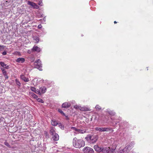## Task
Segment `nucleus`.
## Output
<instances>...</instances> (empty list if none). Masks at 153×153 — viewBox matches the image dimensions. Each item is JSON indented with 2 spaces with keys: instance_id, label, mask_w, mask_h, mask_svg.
<instances>
[{
  "instance_id": "1",
  "label": "nucleus",
  "mask_w": 153,
  "mask_h": 153,
  "mask_svg": "<svg viewBox=\"0 0 153 153\" xmlns=\"http://www.w3.org/2000/svg\"><path fill=\"white\" fill-rule=\"evenodd\" d=\"M73 144L75 147L80 148L85 146V143L82 139H78L77 138L75 137L73 140Z\"/></svg>"
},
{
  "instance_id": "2",
  "label": "nucleus",
  "mask_w": 153,
  "mask_h": 153,
  "mask_svg": "<svg viewBox=\"0 0 153 153\" xmlns=\"http://www.w3.org/2000/svg\"><path fill=\"white\" fill-rule=\"evenodd\" d=\"M85 138L89 143H95L97 140V138L96 136H91L90 135H88Z\"/></svg>"
},
{
  "instance_id": "3",
  "label": "nucleus",
  "mask_w": 153,
  "mask_h": 153,
  "mask_svg": "<svg viewBox=\"0 0 153 153\" xmlns=\"http://www.w3.org/2000/svg\"><path fill=\"white\" fill-rule=\"evenodd\" d=\"M34 65L36 68L38 69L39 70L41 71L42 64L41 63V61L39 59L37 60L34 63Z\"/></svg>"
},
{
  "instance_id": "4",
  "label": "nucleus",
  "mask_w": 153,
  "mask_h": 153,
  "mask_svg": "<svg viewBox=\"0 0 153 153\" xmlns=\"http://www.w3.org/2000/svg\"><path fill=\"white\" fill-rule=\"evenodd\" d=\"M131 148V147L130 145H128L126 146L123 150H120L119 152V153H127L129 150H130Z\"/></svg>"
},
{
  "instance_id": "5",
  "label": "nucleus",
  "mask_w": 153,
  "mask_h": 153,
  "mask_svg": "<svg viewBox=\"0 0 153 153\" xmlns=\"http://www.w3.org/2000/svg\"><path fill=\"white\" fill-rule=\"evenodd\" d=\"M94 149L95 151L97 152H102L104 153L105 150V148H103L102 147H99L97 145H95L94 146Z\"/></svg>"
},
{
  "instance_id": "6",
  "label": "nucleus",
  "mask_w": 153,
  "mask_h": 153,
  "mask_svg": "<svg viewBox=\"0 0 153 153\" xmlns=\"http://www.w3.org/2000/svg\"><path fill=\"white\" fill-rule=\"evenodd\" d=\"M95 130L101 132L108 131H110L111 129L109 128L105 127H96L95 128Z\"/></svg>"
},
{
  "instance_id": "7",
  "label": "nucleus",
  "mask_w": 153,
  "mask_h": 153,
  "mask_svg": "<svg viewBox=\"0 0 153 153\" xmlns=\"http://www.w3.org/2000/svg\"><path fill=\"white\" fill-rule=\"evenodd\" d=\"M84 153H93L94 152L93 149L88 147H86L84 149Z\"/></svg>"
},
{
  "instance_id": "8",
  "label": "nucleus",
  "mask_w": 153,
  "mask_h": 153,
  "mask_svg": "<svg viewBox=\"0 0 153 153\" xmlns=\"http://www.w3.org/2000/svg\"><path fill=\"white\" fill-rule=\"evenodd\" d=\"M27 4L31 6L34 9H38L39 8V6L37 5L35 3L30 1H27Z\"/></svg>"
},
{
  "instance_id": "9",
  "label": "nucleus",
  "mask_w": 153,
  "mask_h": 153,
  "mask_svg": "<svg viewBox=\"0 0 153 153\" xmlns=\"http://www.w3.org/2000/svg\"><path fill=\"white\" fill-rule=\"evenodd\" d=\"M114 149H110L109 148H107L105 147L104 153H114Z\"/></svg>"
},
{
  "instance_id": "10",
  "label": "nucleus",
  "mask_w": 153,
  "mask_h": 153,
  "mask_svg": "<svg viewBox=\"0 0 153 153\" xmlns=\"http://www.w3.org/2000/svg\"><path fill=\"white\" fill-rule=\"evenodd\" d=\"M41 50L40 48L37 46H34L32 49L31 51L33 52L36 51L39 52Z\"/></svg>"
},
{
  "instance_id": "11",
  "label": "nucleus",
  "mask_w": 153,
  "mask_h": 153,
  "mask_svg": "<svg viewBox=\"0 0 153 153\" xmlns=\"http://www.w3.org/2000/svg\"><path fill=\"white\" fill-rule=\"evenodd\" d=\"M30 89L32 91L35 92L37 94H39V95L41 94L40 91L38 90H36V88L34 87H31L30 88Z\"/></svg>"
},
{
  "instance_id": "12",
  "label": "nucleus",
  "mask_w": 153,
  "mask_h": 153,
  "mask_svg": "<svg viewBox=\"0 0 153 153\" xmlns=\"http://www.w3.org/2000/svg\"><path fill=\"white\" fill-rule=\"evenodd\" d=\"M25 59L23 58H19L16 60L17 62L20 63H23L25 62Z\"/></svg>"
},
{
  "instance_id": "13",
  "label": "nucleus",
  "mask_w": 153,
  "mask_h": 153,
  "mask_svg": "<svg viewBox=\"0 0 153 153\" xmlns=\"http://www.w3.org/2000/svg\"><path fill=\"white\" fill-rule=\"evenodd\" d=\"M39 91L41 92V94H44L45 93L46 91V88L45 87L43 86L42 87L40 88H39Z\"/></svg>"
},
{
  "instance_id": "14",
  "label": "nucleus",
  "mask_w": 153,
  "mask_h": 153,
  "mask_svg": "<svg viewBox=\"0 0 153 153\" xmlns=\"http://www.w3.org/2000/svg\"><path fill=\"white\" fill-rule=\"evenodd\" d=\"M52 139L54 141H57L59 139V136L57 134H55L53 135H52Z\"/></svg>"
},
{
  "instance_id": "15",
  "label": "nucleus",
  "mask_w": 153,
  "mask_h": 153,
  "mask_svg": "<svg viewBox=\"0 0 153 153\" xmlns=\"http://www.w3.org/2000/svg\"><path fill=\"white\" fill-rule=\"evenodd\" d=\"M21 79L25 82H28L29 81V79L28 78H26L25 76L22 75L20 76Z\"/></svg>"
},
{
  "instance_id": "16",
  "label": "nucleus",
  "mask_w": 153,
  "mask_h": 153,
  "mask_svg": "<svg viewBox=\"0 0 153 153\" xmlns=\"http://www.w3.org/2000/svg\"><path fill=\"white\" fill-rule=\"evenodd\" d=\"M0 64L2 67L7 69H8L9 68V67L8 66V65L5 64L3 62H1L0 63Z\"/></svg>"
},
{
  "instance_id": "17",
  "label": "nucleus",
  "mask_w": 153,
  "mask_h": 153,
  "mask_svg": "<svg viewBox=\"0 0 153 153\" xmlns=\"http://www.w3.org/2000/svg\"><path fill=\"white\" fill-rule=\"evenodd\" d=\"M51 124L52 126H55L58 124V123L56 120H51Z\"/></svg>"
},
{
  "instance_id": "18",
  "label": "nucleus",
  "mask_w": 153,
  "mask_h": 153,
  "mask_svg": "<svg viewBox=\"0 0 153 153\" xmlns=\"http://www.w3.org/2000/svg\"><path fill=\"white\" fill-rule=\"evenodd\" d=\"M77 130V131H76V132H78V133H79L81 134H84L86 132V131L84 130L78 129V130Z\"/></svg>"
},
{
  "instance_id": "19",
  "label": "nucleus",
  "mask_w": 153,
  "mask_h": 153,
  "mask_svg": "<svg viewBox=\"0 0 153 153\" xmlns=\"http://www.w3.org/2000/svg\"><path fill=\"white\" fill-rule=\"evenodd\" d=\"M50 134L52 135H53L55 134H56L54 131V130L53 128H51L50 131Z\"/></svg>"
},
{
  "instance_id": "20",
  "label": "nucleus",
  "mask_w": 153,
  "mask_h": 153,
  "mask_svg": "<svg viewBox=\"0 0 153 153\" xmlns=\"http://www.w3.org/2000/svg\"><path fill=\"white\" fill-rule=\"evenodd\" d=\"M74 108L76 109H80L81 110H83V109H82V108L81 106L77 105H74Z\"/></svg>"
},
{
  "instance_id": "21",
  "label": "nucleus",
  "mask_w": 153,
  "mask_h": 153,
  "mask_svg": "<svg viewBox=\"0 0 153 153\" xmlns=\"http://www.w3.org/2000/svg\"><path fill=\"white\" fill-rule=\"evenodd\" d=\"M33 39L36 41V42H35V43H37L39 42V38L38 37L36 36H34L33 37Z\"/></svg>"
},
{
  "instance_id": "22",
  "label": "nucleus",
  "mask_w": 153,
  "mask_h": 153,
  "mask_svg": "<svg viewBox=\"0 0 153 153\" xmlns=\"http://www.w3.org/2000/svg\"><path fill=\"white\" fill-rule=\"evenodd\" d=\"M109 114L111 116H114L115 114V113L114 112L112 111H108Z\"/></svg>"
},
{
  "instance_id": "23",
  "label": "nucleus",
  "mask_w": 153,
  "mask_h": 153,
  "mask_svg": "<svg viewBox=\"0 0 153 153\" xmlns=\"http://www.w3.org/2000/svg\"><path fill=\"white\" fill-rule=\"evenodd\" d=\"M15 82L16 85L20 87L21 85V83L19 81L18 79H16L15 80Z\"/></svg>"
},
{
  "instance_id": "24",
  "label": "nucleus",
  "mask_w": 153,
  "mask_h": 153,
  "mask_svg": "<svg viewBox=\"0 0 153 153\" xmlns=\"http://www.w3.org/2000/svg\"><path fill=\"white\" fill-rule=\"evenodd\" d=\"M4 144L5 146H7L9 148H13L11 147L9 143L7 141H5L4 142Z\"/></svg>"
},
{
  "instance_id": "25",
  "label": "nucleus",
  "mask_w": 153,
  "mask_h": 153,
  "mask_svg": "<svg viewBox=\"0 0 153 153\" xmlns=\"http://www.w3.org/2000/svg\"><path fill=\"white\" fill-rule=\"evenodd\" d=\"M95 108L97 111H99L101 109V108L99 105H97L95 106Z\"/></svg>"
},
{
  "instance_id": "26",
  "label": "nucleus",
  "mask_w": 153,
  "mask_h": 153,
  "mask_svg": "<svg viewBox=\"0 0 153 153\" xmlns=\"http://www.w3.org/2000/svg\"><path fill=\"white\" fill-rule=\"evenodd\" d=\"M62 108H67V103L66 102L63 103L62 105Z\"/></svg>"
},
{
  "instance_id": "27",
  "label": "nucleus",
  "mask_w": 153,
  "mask_h": 153,
  "mask_svg": "<svg viewBox=\"0 0 153 153\" xmlns=\"http://www.w3.org/2000/svg\"><path fill=\"white\" fill-rule=\"evenodd\" d=\"M58 111L63 115L65 116V114L63 112V111L60 109H58Z\"/></svg>"
},
{
  "instance_id": "28",
  "label": "nucleus",
  "mask_w": 153,
  "mask_h": 153,
  "mask_svg": "<svg viewBox=\"0 0 153 153\" xmlns=\"http://www.w3.org/2000/svg\"><path fill=\"white\" fill-rule=\"evenodd\" d=\"M37 100L39 102L42 103H43L44 102L43 100L40 98H38L37 99Z\"/></svg>"
},
{
  "instance_id": "29",
  "label": "nucleus",
  "mask_w": 153,
  "mask_h": 153,
  "mask_svg": "<svg viewBox=\"0 0 153 153\" xmlns=\"http://www.w3.org/2000/svg\"><path fill=\"white\" fill-rule=\"evenodd\" d=\"M40 21L42 23H44V22H45L46 21L45 17H44L43 20L41 19L40 20Z\"/></svg>"
},
{
  "instance_id": "30",
  "label": "nucleus",
  "mask_w": 153,
  "mask_h": 153,
  "mask_svg": "<svg viewBox=\"0 0 153 153\" xmlns=\"http://www.w3.org/2000/svg\"><path fill=\"white\" fill-rule=\"evenodd\" d=\"M58 124L59 125V127H60L62 129H64V126H63L62 124H61V123H59Z\"/></svg>"
},
{
  "instance_id": "31",
  "label": "nucleus",
  "mask_w": 153,
  "mask_h": 153,
  "mask_svg": "<svg viewBox=\"0 0 153 153\" xmlns=\"http://www.w3.org/2000/svg\"><path fill=\"white\" fill-rule=\"evenodd\" d=\"M4 48V46L3 45H0V51H2Z\"/></svg>"
},
{
  "instance_id": "32",
  "label": "nucleus",
  "mask_w": 153,
  "mask_h": 153,
  "mask_svg": "<svg viewBox=\"0 0 153 153\" xmlns=\"http://www.w3.org/2000/svg\"><path fill=\"white\" fill-rule=\"evenodd\" d=\"M39 4L41 6L42 5V1H39Z\"/></svg>"
},
{
  "instance_id": "33",
  "label": "nucleus",
  "mask_w": 153,
  "mask_h": 153,
  "mask_svg": "<svg viewBox=\"0 0 153 153\" xmlns=\"http://www.w3.org/2000/svg\"><path fill=\"white\" fill-rule=\"evenodd\" d=\"M42 26L40 24L38 25V28L39 29L41 28L42 27Z\"/></svg>"
},
{
  "instance_id": "34",
  "label": "nucleus",
  "mask_w": 153,
  "mask_h": 153,
  "mask_svg": "<svg viewBox=\"0 0 153 153\" xmlns=\"http://www.w3.org/2000/svg\"><path fill=\"white\" fill-rule=\"evenodd\" d=\"M30 94L32 97L33 96V95L35 94L33 92H30Z\"/></svg>"
},
{
  "instance_id": "35",
  "label": "nucleus",
  "mask_w": 153,
  "mask_h": 153,
  "mask_svg": "<svg viewBox=\"0 0 153 153\" xmlns=\"http://www.w3.org/2000/svg\"><path fill=\"white\" fill-rule=\"evenodd\" d=\"M2 72L4 75L7 74V72L5 71H3Z\"/></svg>"
},
{
  "instance_id": "36",
  "label": "nucleus",
  "mask_w": 153,
  "mask_h": 153,
  "mask_svg": "<svg viewBox=\"0 0 153 153\" xmlns=\"http://www.w3.org/2000/svg\"><path fill=\"white\" fill-rule=\"evenodd\" d=\"M71 128L74 129V130L76 131H77V130H78L76 128L74 127H72Z\"/></svg>"
},
{
  "instance_id": "37",
  "label": "nucleus",
  "mask_w": 153,
  "mask_h": 153,
  "mask_svg": "<svg viewBox=\"0 0 153 153\" xmlns=\"http://www.w3.org/2000/svg\"><path fill=\"white\" fill-rule=\"evenodd\" d=\"M71 128L74 129V130L76 131H77V130H78L76 128L74 127H72Z\"/></svg>"
},
{
  "instance_id": "38",
  "label": "nucleus",
  "mask_w": 153,
  "mask_h": 153,
  "mask_svg": "<svg viewBox=\"0 0 153 153\" xmlns=\"http://www.w3.org/2000/svg\"><path fill=\"white\" fill-rule=\"evenodd\" d=\"M5 76V79H7L8 78V76H7V74H6L5 75H4Z\"/></svg>"
},
{
  "instance_id": "39",
  "label": "nucleus",
  "mask_w": 153,
  "mask_h": 153,
  "mask_svg": "<svg viewBox=\"0 0 153 153\" xmlns=\"http://www.w3.org/2000/svg\"><path fill=\"white\" fill-rule=\"evenodd\" d=\"M33 97L34 98H36L38 97V96L37 95L35 94L34 95H33Z\"/></svg>"
},
{
  "instance_id": "40",
  "label": "nucleus",
  "mask_w": 153,
  "mask_h": 153,
  "mask_svg": "<svg viewBox=\"0 0 153 153\" xmlns=\"http://www.w3.org/2000/svg\"><path fill=\"white\" fill-rule=\"evenodd\" d=\"M7 54V52L6 51H4L2 53V54L3 55H5Z\"/></svg>"
},
{
  "instance_id": "41",
  "label": "nucleus",
  "mask_w": 153,
  "mask_h": 153,
  "mask_svg": "<svg viewBox=\"0 0 153 153\" xmlns=\"http://www.w3.org/2000/svg\"><path fill=\"white\" fill-rule=\"evenodd\" d=\"M28 53H30V50L28 51Z\"/></svg>"
},
{
  "instance_id": "42",
  "label": "nucleus",
  "mask_w": 153,
  "mask_h": 153,
  "mask_svg": "<svg viewBox=\"0 0 153 153\" xmlns=\"http://www.w3.org/2000/svg\"><path fill=\"white\" fill-rule=\"evenodd\" d=\"M1 69L2 72H3V71H5L4 68H1Z\"/></svg>"
},
{
  "instance_id": "43",
  "label": "nucleus",
  "mask_w": 153,
  "mask_h": 153,
  "mask_svg": "<svg viewBox=\"0 0 153 153\" xmlns=\"http://www.w3.org/2000/svg\"><path fill=\"white\" fill-rule=\"evenodd\" d=\"M114 23V24H116L117 23V22H116V21H115Z\"/></svg>"
},
{
  "instance_id": "44",
  "label": "nucleus",
  "mask_w": 153,
  "mask_h": 153,
  "mask_svg": "<svg viewBox=\"0 0 153 153\" xmlns=\"http://www.w3.org/2000/svg\"><path fill=\"white\" fill-rule=\"evenodd\" d=\"M69 106H70L68 105V106H67L68 107H69Z\"/></svg>"
},
{
  "instance_id": "45",
  "label": "nucleus",
  "mask_w": 153,
  "mask_h": 153,
  "mask_svg": "<svg viewBox=\"0 0 153 153\" xmlns=\"http://www.w3.org/2000/svg\"><path fill=\"white\" fill-rule=\"evenodd\" d=\"M84 111H86V109H84Z\"/></svg>"
},
{
  "instance_id": "46",
  "label": "nucleus",
  "mask_w": 153,
  "mask_h": 153,
  "mask_svg": "<svg viewBox=\"0 0 153 153\" xmlns=\"http://www.w3.org/2000/svg\"><path fill=\"white\" fill-rule=\"evenodd\" d=\"M111 119L112 120H112V118H111Z\"/></svg>"
}]
</instances>
